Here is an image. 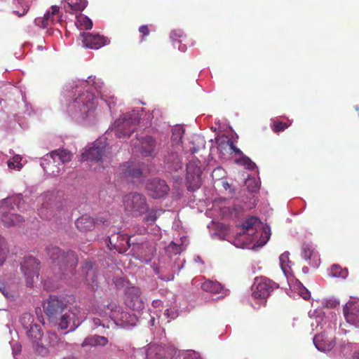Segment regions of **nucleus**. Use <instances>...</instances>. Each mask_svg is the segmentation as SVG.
Instances as JSON below:
<instances>
[{
  "mask_svg": "<svg viewBox=\"0 0 359 359\" xmlns=\"http://www.w3.org/2000/svg\"><path fill=\"white\" fill-rule=\"evenodd\" d=\"M72 87V97L67 101L65 111L76 123L89 126L96 123L99 114L97 111V100L95 95L88 90H83L88 85H92L95 89H100L103 82L95 76H89L88 80H79Z\"/></svg>",
  "mask_w": 359,
  "mask_h": 359,
  "instance_id": "f257e3e1",
  "label": "nucleus"
},
{
  "mask_svg": "<svg viewBox=\"0 0 359 359\" xmlns=\"http://www.w3.org/2000/svg\"><path fill=\"white\" fill-rule=\"evenodd\" d=\"M270 238V229L264 226L256 217L248 218L241 224V230L233 241V245L241 248L262 247Z\"/></svg>",
  "mask_w": 359,
  "mask_h": 359,
  "instance_id": "f03ea898",
  "label": "nucleus"
},
{
  "mask_svg": "<svg viewBox=\"0 0 359 359\" xmlns=\"http://www.w3.org/2000/svg\"><path fill=\"white\" fill-rule=\"evenodd\" d=\"M96 313L102 317H109L115 325L124 328L135 326L137 322L136 315L130 313L115 302L99 305Z\"/></svg>",
  "mask_w": 359,
  "mask_h": 359,
  "instance_id": "7ed1b4c3",
  "label": "nucleus"
},
{
  "mask_svg": "<svg viewBox=\"0 0 359 359\" xmlns=\"http://www.w3.org/2000/svg\"><path fill=\"white\" fill-rule=\"evenodd\" d=\"M47 254L49 258L60 265L62 275L64 278L66 277L72 278L75 276L74 269L77 264L78 259L73 251H69L65 253L59 248L50 245L46 248Z\"/></svg>",
  "mask_w": 359,
  "mask_h": 359,
  "instance_id": "20e7f679",
  "label": "nucleus"
},
{
  "mask_svg": "<svg viewBox=\"0 0 359 359\" xmlns=\"http://www.w3.org/2000/svg\"><path fill=\"white\" fill-rule=\"evenodd\" d=\"M21 194H18L10 198L2 200L0 206V213L1 214V221L8 226H14L20 224L23 218L20 215L15 213V208L20 210H27L24 207Z\"/></svg>",
  "mask_w": 359,
  "mask_h": 359,
  "instance_id": "39448f33",
  "label": "nucleus"
},
{
  "mask_svg": "<svg viewBox=\"0 0 359 359\" xmlns=\"http://www.w3.org/2000/svg\"><path fill=\"white\" fill-rule=\"evenodd\" d=\"M141 116L139 109L123 114L115 121L111 128V132L118 138L129 137L135 130Z\"/></svg>",
  "mask_w": 359,
  "mask_h": 359,
  "instance_id": "423d86ee",
  "label": "nucleus"
},
{
  "mask_svg": "<svg viewBox=\"0 0 359 359\" xmlns=\"http://www.w3.org/2000/svg\"><path fill=\"white\" fill-rule=\"evenodd\" d=\"M71 158L72 154L69 151L57 149L45 155L41 159V165L47 174L56 176L60 172L58 165L69 161Z\"/></svg>",
  "mask_w": 359,
  "mask_h": 359,
  "instance_id": "0eeeda50",
  "label": "nucleus"
},
{
  "mask_svg": "<svg viewBox=\"0 0 359 359\" xmlns=\"http://www.w3.org/2000/svg\"><path fill=\"white\" fill-rule=\"evenodd\" d=\"M106 137H100L96 140L88 149L81 154L82 161H95L104 168V162L107 163L110 159L108 151V144Z\"/></svg>",
  "mask_w": 359,
  "mask_h": 359,
  "instance_id": "6e6552de",
  "label": "nucleus"
},
{
  "mask_svg": "<svg viewBox=\"0 0 359 359\" xmlns=\"http://www.w3.org/2000/svg\"><path fill=\"white\" fill-rule=\"evenodd\" d=\"M60 313V316L55 319L57 325L61 330L69 329L70 332L74 331L85 319L84 312L78 306L65 309Z\"/></svg>",
  "mask_w": 359,
  "mask_h": 359,
  "instance_id": "1a4fd4ad",
  "label": "nucleus"
},
{
  "mask_svg": "<svg viewBox=\"0 0 359 359\" xmlns=\"http://www.w3.org/2000/svg\"><path fill=\"white\" fill-rule=\"evenodd\" d=\"M125 211L134 217L141 216L149 210L146 197L137 192H132L123 197Z\"/></svg>",
  "mask_w": 359,
  "mask_h": 359,
  "instance_id": "9d476101",
  "label": "nucleus"
},
{
  "mask_svg": "<svg viewBox=\"0 0 359 359\" xmlns=\"http://www.w3.org/2000/svg\"><path fill=\"white\" fill-rule=\"evenodd\" d=\"M276 286V285L274 282L265 277L256 278L251 287L252 297L255 299L258 300L260 304H264L266 298H268Z\"/></svg>",
  "mask_w": 359,
  "mask_h": 359,
  "instance_id": "9b49d317",
  "label": "nucleus"
},
{
  "mask_svg": "<svg viewBox=\"0 0 359 359\" xmlns=\"http://www.w3.org/2000/svg\"><path fill=\"white\" fill-rule=\"evenodd\" d=\"M201 165L198 159L192 160L187 165V184L190 191L198 189L201 184Z\"/></svg>",
  "mask_w": 359,
  "mask_h": 359,
  "instance_id": "f8f14e48",
  "label": "nucleus"
},
{
  "mask_svg": "<svg viewBox=\"0 0 359 359\" xmlns=\"http://www.w3.org/2000/svg\"><path fill=\"white\" fill-rule=\"evenodd\" d=\"M183 250V246L182 245H177L174 242H171L165 248V252L170 258V262L168 266L162 265V262H160L159 268L155 269V273L157 275L160 273V269H171L173 272H179L181 269L183 268L184 261H181L182 264H177V261L179 259V257H177Z\"/></svg>",
  "mask_w": 359,
  "mask_h": 359,
  "instance_id": "ddd939ff",
  "label": "nucleus"
},
{
  "mask_svg": "<svg viewBox=\"0 0 359 359\" xmlns=\"http://www.w3.org/2000/svg\"><path fill=\"white\" fill-rule=\"evenodd\" d=\"M116 175L122 181L135 182L141 178L142 172L135 163L127 162L119 167Z\"/></svg>",
  "mask_w": 359,
  "mask_h": 359,
  "instance_id": "4468645a",
  "label": "nucleus"
},
{
  "mask_svg": "<svg viewBox=\"0 0 359 359\" xmlns=\"http://www.w3.org/2000/svg\"><path fill=\"white\" fill-rule=\"evenodd\" d=\"M20 265V269L27 280V285L32 286L34 278H38L39 276V261L31 256L25 257Z\"/></svg>",
  "mask_w": 359,
  "mask_h": 359,
  "instance_id": "2eb2a0df",
  "label": "nucleus"
},
{
  "mask_svg": "<svg viewBox=\"0 0 359 359\" xmlns=\"http://www.w3.org/2000/svg\"><path fill=\"white\" fill-rule=\"evenodd\" d=\"M125 304L134 311H140L144 309V303L139 287L133 286L127 288L125 292Z\"/></svg>",
  "mask_w": 359,
  "mask_h": 359,
  "instance_id": "dca6fc26",
  "label": "nucleus"
},
{
  "mask_svg": "<svg viewBox=\"0 0 359 359\" xmlns=\"http://www.w3.org/2000/svg\"><path fill=\"white\" fill-rule=\"evenodd\" d=\"M43 310L50 320H55L57 314L63 312L66 305L58 297L50 295L43 303Z\"/></svg>",
  "mask_w": 359,
  "mask_h": 359,
  "instance_id": "f3484780",
  "label": "nucleus"
},
{
  "mask_svg": "<svg viewBox=\"0 0 359 359\" xmlns=\"http://www.w3.org/2000/svg\"><path fill=\"white\" fill-rule=\"evenodd\" d=\"M343 313L346 322L359 327V299L351 298L344 306Z\"/></svg>",
  "mask_w": 359,
  "mask_h": 359,
  "instance_id": "a211bd4d",
  "label": "nucleus"
},
{
  "mask_svg": "<svg viewBox=\"0 0 359 359\" xmlns=\"http://www.w3.org/2000/svg\"><path fill=\"white\" fill-rule=\"evenodd\" d=\"M83 46L85 48L91 49H99L101 47L109 43V40L97 34H86L84 32L80 34Z\"/></svg>",
  "mask_w": 359,
  "mask_h": 359,
  "instance_id": "6ab92c4d",
  "label": "nucleus"
},
{
  "mask_svg": "<svg viewBox=\"0 0 359 359\" xmlns=\"http://www.w3.org/2000/svg\"><path fill=\"white\" fill-rule=\"evenodd\" d=\"M37 206L41 205L39 208H37L39 215L44 219H51L55 217L54 208L55 206L50 201V197L48 194H43L40 196L36 199Z\"/></svg>",
  "mask_w": 359,
  "mask_h": 359,
  "instance_id": "aec40b11",
  "label": "nucleus"
},
{
  "mask_svg": "<svg viewBox=\"0 0 359 359\" xmlns=\"http://www.w3.org/2000/svg\"><path fill=\"white\" fill-rule=\"evenodd\" d=\"M80 276L82 280L92 290H95L97 287V271L93 268L91 262H85L82 266Z\"/></svg>",
  "mask_w": 359,
  "mask_h": 359,
  "instance_id": "412c9836",
  "label": "nucleus"
},
{
  "mask_svg": "<svg viewBox=\"0 0 359 359\" xmlns=\"http://www.w3.org/2000/svg\"><path fill=\"white\" fill-rule=\"evenodd\" d=\"M146 187L150 196L154 198L163 197L169 191V187L165 182L159 179L149 180Z\"/></svg>",
  "mask_w": 359,
  "mask_h": 359,
  "instance_id": "4be33fe9",
  "label": "nucleus"
},
{
  "mask_svg": "<svg viewBox=\"0 0 359 359\" xmlns=\"http://www.w3.org/2000/svg\"><path fill=\"white\" fill-rule=\"evenodd\" d=\"M137 141L140 145L137 146L135 144L136 152H139L143 156H154L155 155L156 142L153 137L146 136Z\"/></svg>",
  "mask_w": 359,
  "mask_h": 359,
  "instance_id": "5701e85b",
  "label": "nucleus"
},
{
  "mask_svg": "<svg viewBox=\"0 0 359 359\" xmlns=\"http://www.w3.org/2000/svg\"><path fill=\"white\" fill-rule=\"evenodd\" d=\"M302 256L305 260L309 261V264L311 266L314 268L319 266L320 263V257L313 244H303L302 248Z\"/></svg>",
  "mask_w": 359,
  "mask_h": 359,
  "instance_id": "b1692460",
  "label": "nucleus"
},
{
  "mask_svg": "<svg viewBox=\"0 0 359 359\" xmlns=\"http://www.w3.org/2000/svg\"><path fill=\"white\" fill-rule=\"evenodd\" d=\"M313 340L316 348L324 353L330 351L336 344L333 338L325 336L324 333L316 334Z\"/></svg>",
  "mask_w": 359,
  "mask_h": 359,
  "instance_id": "393cba45",
  "label": "nucleus"
},
{
  "mask_svg": "<svg viewBox=\"0 0 359 359\" xmlns=\"http://www.w3.org/2000/svg\"><path fill=\"white\" fill-rule=\"evenodd\" d=\"M228 144L231 150L237 155L235 162L238 165H242L248 170H253L256 168V164L249 157L245 156L240 149L237 148L232 142L229 141Z\"/></svg>",
  "mask_w": 359,
  "mask_h": 359,
  "instance_id": "a878e982",
  "label": "nucleus"
},
{
  "mask_svg": "<svg viewBox=\"0 0 359 359\" xmlns=\"http://www.w3.org/2000/svg\"><path fill=\"white\" fill-rule=\"evenodd\" d=\"M201 288L207 292L219 294V297H223L229 293L228 290H225L219 283L210 280L203 282Z\"/></svg>",
  "mask_w": 359,
  "mask_h": 359,
  "instance_id": "bb28decb",
  "label": "nucleus"
},
{
  "mask_svg": "<svg viewBox=\"0 0 359 359\" xmlns=\"http://www.w3.org/2000/svg\"><path fill=\"white\" fill-rule=\"evenodd\" d=\"M59 12V8L56 6L51 7V11H48L45 14L43 18H37L34 20V23L36 26L41 28H46L54 23V15Z\"/></svg>",
  "mask_w": 359,
  "mask_h": 359,
  "instance_id": "cd10ccee",
  "label": "nucleus"
},
{
  "mask_svg": "<svg viewBox=\"0 0 359 359\" xmlns=\"http://www.w3.org/2000/svg\"><path fill=\"white\" fill-rule=\"evenodd\" d=\"M87 0H65L63 8L66 12L82 11L87 6Z\"/></svg>",
  "mask_w": 359,
  "mask_h": 359,
  "instance_id": "c85d7f7f",
  "label": "nucleus"
},
{
  "mask_svg": "<svg viewBox=\"0 0 359 359\" xmlns=\"http://www.w3.org/2000/svg\"><path fill=\"white\" fill-rule=\"evenodd\" d=\"M76 228L82 232L92 230L95 225L94 219L88 215H83L75 222Z\"/></svg>",
  "mask_w": 359,
  "mask_h": 359,
  "instance_id": "c756f323",
  "label": "nucleus"
},
{
  "mask_svg": "<svg viewBox=\"0 0 359 359\" xmlns=\"http://www.w3.org/2000/svg\"><path fill=\"white\" fill-rule=\"evenodd\" d=\"M108 343V339L105 337L93 335L86 337L81 344L82 347H95L104 346Z\"/></svg>",
  "mask_w": 359,
  "mask_h": 359,
  "instance_id": "7c9ffc66",
  "label": "nucleus"
},
{
  "mask_svg": "<svg viewBox=\"0 0 359 359\" xmlns=\"http://www.w3.org/2000/svg\"><path fill=\"white\" fill-rule=\"evenodd\" d=\"M289 257L290 253L287 251L284 252L279 257L280 267L287 278L291 275V262Z\"/></svg>",
  "mask_w": 359,
  "mask_h": 359,
  "instance_id": "2f4dec72",
  "label": "nucleus"
},
{
  "mask_svg": "<svg viewBox=\"0 0 359 359\" xmlns=\"http://www.w3.org/2000/svg\"><path fill=\"white\" fill-rule=\"evenodd\" d=\"M27 337L34 343L38 344L43 336L41 326L35 323L26 330Z\"/></svg>",
  "mask_w": 359,
  "mask_h": 359,
  "instance_id": "473e14b6",
  "label": "nucleus"
},
{
  "mask_svg": "<svg viewBox=\"0 0 359 359\" xmlns=\"http://www.w3.org/2000/svg\"><path fill=\"white\" fill-rule=\"evenodd\" d=\"M214 211L219 210V212L217 214V217L224 218L229 216H232V212L229 207H226L223 205L221 200L215 201L213 203Z\"/></svg>",
  "mask_w": 359,
  "mask_h": 359,
  "instance_id": "72a5a7b5",
  "label": "nucleus"
},
{
  "mask_svg": "<svg viewBox=\"0 0 359 359\" xmlns=\"http://www.w3.org/2000/svg\"><path fill=\"white\" fill-rule=\"evenodd\" d=\"M76 25L79 29H90L93 27V22L87 16L80 15L76 16Z\"/></svg>",
  "mask_w": 359,
  "mask_h": 359,
  "instance_id": "f704fd0d",
  "label": "nucleus"
},
{
  "mask_svg": "<svg viewBox=\"0 0 359 359\" xmlns=\"http://www.w3.org/2000/svg\"><path fill=\"white\" fill-rule=\"evenodd\" d=\"M293 289L304 299H309L311 297L310 292L298 280H296L293 284Z\"/></svg>",
  "mask_w": 359,
  "mask_h": 359,
  "instance_id": "c9c22d12",
  "label": "nucleus"
},
{
  "mask_svg": "<svg viewBox=\"0 0 359 359\" xmlns=\"http://www.w3.org/2000/svg\"><path fill=\"white\" fill-rule=\"evenodd\" d=\"M8 247L4 238L0 236V266H1L6 258Z\"/></svg>",
  "mask_w": 359,
  "mask_h": 359,
  "instance_id": "e433bc0d",
  "label": "nucleus"
},
{
  "mask_svg": "<svg viewBox=\"0 0 359 359\" xmlns=\"http://www.w3.org/2000/svg\"><path fill=\"white\" fill-rule=\"evenodd\" d=\"M34 321V316L29 313L22 314L20 318V323L25 330L35 324Z\"/></svg>",
  "mask_w": 359,
  "mask_h": 359,
  "instance_id": "4c0bfd02",
  "label": "nucleus"
},
{
  "mask_svg": "<svg viewBox=\"0 0 359 359\" xmlns=\"http://www.w3.org/2000/svg\"><path fill=\"white\" fill-rule=\"evenodd\" d=\"M21 161L22 157L20 155H15L12 159L8 161V166L10 169H16L19 170L23 165V163Z\"/></svg>",
  "mask_w": 359,
  "mask_h": 359,
  "instance_id": "58836bf2",
  "label": "nucleus"
},
{
  "mask_svg": "<svg viewBox=\"0 0 359 359\" xmlns=\"http://www.w3.org/2000/svg\"><path fill=\"white\" fill-rule=\"evenodd\" d=\"M166 162L167 164L169 165V167L172 168L175 170H177L182 168V163L178 155L172 154L167 158Z\"/></svg>",
  "mask_w": 359,
  "mask_h": 359,
  "instance_id": "ea45409f",
  "label": "nucleus"
},
{
  "mask_svg": "<svg viewBox=\"0 0 359 359\" xmlns=\"http://www.w3.org/2000/svg\"><path fill=\"white\" fill-rule=\"evenodd\" d=\"M330 275L333 277L345 278L348 275L346 269H342L339 265H333L330 270Z\"/></svg>",
  "mask_w": 359,
  "mask_h": 359,
  "instance_id": "a19ab883",
  "label": "nucleus"
},
{
  "mask_svg": "<svg viewBox=\"0 0 359 359\" xmlns=\"http://www.w3.org/2000/svg\"><path fill=\"white\" fill-rule=\"evenodd\" d=\"M170 37L174 42V46H176V43L182 42L185 38L184 32L180 29H175L170 32Z\"/></svg>",
  "mask_w": 359,
  "mask_h": 359,
  "instance_id": "79ce46f5",
  "label": "nucleus"
},
{
  "mask_svg": "<svg viewBox=\"0 0 359 359\" xmlns=\"http://www.w3.org/2000/svg\"><path fill=\"white\" fill-rule=\"evenodd\" d=\"M184 134V130L182 127L177 126L172 130V142L178 144L182 138Z\"/></svg>",
  "mask_w": 359,
  "mask_h": 359,
  "instance_id": "37998d69",
  "label": "nucleus"
},
{
  "mask_svg": "<svg viewBox=\"0 0 359 359\" xmlns=\"http://www.w3.org/2000/svg\"><path fill=\"white\" fill-rule=\"evenodd\" d=\"M356 346H357L356 344H353L348 343V342L346 343L345 341H341V342L339 343V344H338V347L339 348L340 351L344 355L351 353L353 348H355Z\"/></svg>",
  "mask_w": 359,
  "mask_h": 359,
  "instance_id": "c03bdc74",
  "label": "nucleus"
},
{
  "mask_svg": "<svg viewBox=\"0 0 359 359\" xmlns=\"http://www.w3.org/2000/svg\"><path fill=\"white\" fill-rule=\"evenodd\" d=\"M316 313H318L316 310L313 311H309V315L311 318L315 316L313 321L311 323L313 330H314L315 329L317 330L318 327L321 325V323L323 320V318L320 315L315 316Z\"/></svg>",
  "mask_w": 359,
  "mask_h": 359,
  "instance_id": "a18cd8bd",
  "label": "nucleus"
},
{
  "mask_svg": "<svg viewBox=\"0 0 359 359\" xmlns=\"http://www.w3.org/2000/svg\"><path fill=\"white\" fill-rule=\"evenodd\" d=\"M245 185L250 191L255 192L259 189V182L255 179L249 177L245 181Z\"/></svg>",
  "mask_w": 359,
  "mask_h": 359,
  "instance_id": "49530a36",
  "label": "nucleus"
},
{
  "mask_svg": "<svg viewBox=\"0 0 359 359\" xmlns=\"http://www.w3.org/2000/svg\"><path fill=\"white\" fill-rule=\"evenodd\" d=\"M161 211L151 210L148 212L147 215L144 218V221L147 224H151L156 221Z\"/></svg>",
  "mask_w": 359,
  "mask_h": 359,
  "instance_id": "de8ad7c7",
  "label": "nucleus"
},
{
  "mask_svg": "<svg viewBox=\"0 0 359 359\" xmlns=\"http://www.w3.org/2000/svg\"><path fill=\"white\" fill-rule=\"evenodd\" d=\"M182 359H201L200 355L194 351H186L180 355Z\"/></svg>",
  "mask_w": 359,
  "mask_h": 359,
  "instance_id": "09e8293b",
  "label": "nucleus"
},
{
  "mask_svg": "<svg viewBox=\"0 0 359 359\" xmlns=\"http://www.w3.org/2000/svg\"><path fill=\"white\" fill-rule=\"evenodd\" d=\"M11 345L12 353H13V358L15 359H17L16 356L18 355L22 351V346L18 341L11 342Z\"/></svg>",
  "mask_w": 359,
  "mask_h": 359,
  "instance_id": "8fccbe9b",
  "label": "nucleus"
},
{
  "mask_svg": "<svg viewBox=\"0 0 359 359\" xmlns=\"http://www.w3.org/2000/svg\"><path fill=\"white\" fill-rule=\"evenodd\" d=\"M101 98L107 103V104L109 107V110H111L112 105L115 103L114 95L108 96L107 95L102 93L101 95Z\"/></svg>",
  "mask_w": 359,
  "mask_h": 359,
  "instance_id": "3c124183",
  "label": "nucleus"
},
{
  "mask_svg": "<svg viewBox=\"0 0 359 359\" xmlns=\"http://www.w3.org/2000/svg\"><path fill=\"white\" fill-rule=\"evenodd\" d=\"M288 127V125L286 123H283L281 121H276L273 125V130L274 132H280L284 130Z\"/></svg>",
  "mask_w": 359,
  "mask_h": 359,
  "instance_id": "603ef678",
  "label": "nucleus"
},
{
  "mask_svg": "<svg viewBox=\"0 0 359 359\" xmlns=\"http://www.w3.org/2000/svg\"><path fill=\"white\" fill-rule=\"evenodd\" d=\"M164 316L169 319L168 320V322H169L170 320L174 319L178 316V312L175 309H167L165 311Z\"/></svg>",
  "mask_w": 359,
  "mask_h": 359,
  "instance_id": "864d4df0",
  "label": "nucleus"
},
{
  "mask_svg": "<svg viewBox=\"0 0 359 359\" xmlns=\"http://www.w3.org/2000/svg\"><path fill=\"white\" fill-rule=\"evenodd\" d=\"M90 323L91 324L90 326L93 329H95L100 325H102L103 327L105 326L102 321L100 318H92Z\"/></svg>",
  "mask_w": 359,
  "mask_h": 359,
  "instance_id": "5fc2aeb1",
  "label": "nucleus"
},
{
  "mask_svg": "<svg viewBox=\"0 0 359 359\" xmlns=\"http://www.w3.org/2000/svg\"><path fill=\"white\" fill-rule=\"evenodd\" d=\"M339 304V301L335 299H330L326 300L325 306L328 308H334Z\"/></svg>",
  "mask_w": 359,
  "mask_h": 359,
  "instance_id": "6e6d98bb",
  "label": "nucleus"
},
{
  "mask_svg": "<svg viewBox=\"0 0 359 359\" xmlns=\"http://www.w3.org/2000/svg\"><path fill=\"white\" fill-rule=\"evenodd\" d=\"M0 291L4 294V295L8 298L10 297L9 292L6 289V285L4 281L0 280Z\"/></svg>",
  "mask_w": 359,
  "mask_h": 359,
  "instance_id": "4d7b16f0",
  "label": "nucleus"
},
{
  "mask_svg": "<svg viewBox=\"0 0 359 359\" xmlns=\"http://www.w3.org/2000/svg\"><path fill=\"white\" fill-rule=\"evenodd\" d=\"M139 32L143 36H147L149 33V29L147 25H142L139 28Z\"/></svg>",
  "mask_w": 359,
  "mask_h": 359,
  "instance_id": "13d9d810",
  "label": "nucleus"
},
{
  "mask_svg": "<svg viewBox=\"0 0 359 359\" xmlns=\"http://www.w3.org/2000/svg\"><path fill=\"white\" fill-rule=\"evenodd\" d=\"M222 187L226 191L229 189V193H233V189L231 187V185L227 182H222Z\"/></svg>",
  "mask_w": 359,
  "mask_h": 359,
  "instance_id": "bf43d9fd",
  "label": "nucleus"
},
{
  "mask_svg": "<svg viewBox=\"0 0 359 359\" xmlns=\"http://www.w3.org/2000/svg\"><path fill=\"white\" fill-rule=\"evenodd\" d=\"M161 305H162V302L161 300L156 299V300H154L152 302V306L154 308H159L161 306Z\"/></svg>",
  "mask_w": 359,
  "mask_h": 359,
  "instance_id": "052dcab7",
  "label": "nucleus"
},
{
  "mask_svg": "<svg viewBox=\"0 0 359 359\" xmlns=\"http://www.w3.org/2000/svg\"><path fill=\"white\" fill-rule=\"evenodd\" d=\"M28 11V8L26 7V8H23V11L22 12H19V11H14V13L19 17H22L23 15H25Z\"/></svg>",
  "mask_w": 359,
  "mask_h": 359,
  "instance_id": "680f3d73",
  "label": "nucleus"
},
{
  "mask_svg": "<svg viewBox=\"0 0 359 359\" xmlns=\"http://www.w3.org/2000/svg\"><path fill=\"white\" fill-rule=\"evenodd\" d=\"M178 44V49L179 50H180L181 52H185L186 50H187V46L185 44H182L181 42L180 43H176V45Z\"/></svg>",
  "mask_w": 359,
  "mask_h": 359,
  "instance_id": "e2e57ef3",
  "label": "nucleus"
},
{
  "mask_svg": "<svg viewBox=\"0 0 359 359\" xmlns=\"http://www.w3.org/2000/svg\"><path fill=\"white\" fill-rule=\"evenodd\" d=\"M159 278H161L162 280H172L174 279V275L172 273H171L166 278H164L161 276H159Z\"/></svg>",
  "mask_w": 359,
  "mask_h": 359,
  "instance_id": "0e129e2a",
  "label": "nucleus"
},
{
  "mask_svg": "<svg viewBox=\"0 0 359 359\" xmlns=\"http://www.w3.org/2000/svg\"><path fill=\"white\" fill-rule=\"evenodd\" d=\"M223 172L222 168H221L218 167V168H215V169L214 170V171H213V174H214V175H217V173H218V174H221V172Z\"/></svg>",
  "mask_w": 359,
  "mask_h": 359,
  "instance_id": "69168bd1",
  "label": "nucleus"
},
{
  "mask_svg": "<svg viewBox=\"0 0 359 359\" xmlns=\"http://www.w3.org/2000/svg\"><path fill=\"white\" fill-rule=\"evenodd\" d=\"M154 323H155V318H154V317H151L149 321V325L153 326V325H154Z\"/></svg>",
  "mask_w": 359,
  "mask_h": 359,
  "instance_id": "338daca9",
  "label": "nucleus"
},
{
  "mask_svg": "<svg viewBox=\"0 0 359 359\" xmlns=\"http://www.w3.org/2000/svg\"><path fill=\"white\" fill-rule=\"evenodd\" d=\"M353 358L354 359H359V353L358 354V355H354Z\"/></svg>",
  "mask_w": 359,
  "mask_h": 359,
  "instance_id": "774afa93",
  "label": "nucleus"
}]
</instances>
